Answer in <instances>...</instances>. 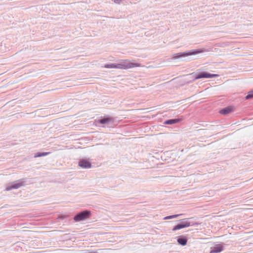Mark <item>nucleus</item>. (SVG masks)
Returning <instances> with one entry per match:
<instances>
[{
    "mask_svg": "<svg viewBox=\"0 0 253 253\" xmlns=\"http://www.w3.org/2000/svg\"><path fill=\"white\" fill-rule=\"evenodd\" d=\"M208 51H209V50H208L206 48H199V49H193V50L186 51L183 52H179V53L173 54L172 55L171 59L172 60H175V59H177L179 58L184 57L186 56L195 55L197 54L205 52H208Z\"/></svg>",
    "mask_w": 253,
    "mask_h": 253,
    "instance_id": "1",
    "label": "nucleus"
},
{
    "mask_svg": "<svg viewBox=\"0 0 253 253\" xmlns=\"http://www.w3.org/2000/svg\"><path fill=\"white\" fill-rule=\"evenodd\" d=\"M133 61L129 60H120L117 63V69L126 70L141 66L140 64Z\"/></svg>",
    "mask_w": 253,
    "mask_h": 253,
    "instance_id": "2",
    "label": "nucleus"
},
{
    "mask_svg": "<svg viewBox=\"0 0 253 253\" xmlns=\"http://www.w3.org/2000/svg\"><path fill=\"white\" fill-rule=\"evenodd\" d=\"M25 181L23 179H20L14 181L6 186L5 190L10 191L13 189H18L25 185Z\"/></svg>",
    "mask_w": 253,
    "mask_h": 253,
    "instance_id": "3",
    "label": "nucleus"
},
{
    "mask_svg": "<svg viewBox=\"0 0 253 253\" xmlns=\"http://www.w3.org/2000/svg\"><path fill=\"white\" fill-rule=\"evenodd\" d=\"M91 212L90 211L85 210L84 211L74 216V219L76 222H80L85 220L89 218Z\"/></svg>",
    "mask_w": 253,
    "mask_h": 253,
    "instance_id": "4",
    "label": "nucleus"
},
{
    "mask_svg": "<svg viewBox=\"0 0 253 253\" xmlns=\"http://www.w3.org/2000/svg\"><path fill=\"white\" fill-rule=\"evenodd\" d=\"M219 75L218 74H210L208 72H203L198 74L194 78V80H196L201 78H212L217 77Z\"/></svg>",
    "mask_w": 253,
    "mask_h": 253,
    "instance_id": "5",
    "label": "nucleus"
},
{
    "mask_svg": "<svg viewBox=\"0 0 253 253\" xmlns=\"http://www.w3.org/2000/svg\"><path fill=\"white\" fill-rule=\"evenodd\" d=\"M79 166L83 169H89L91 167V164L88 160L82 159L79 161Z\"/></svg>",
    "mask_w": 253,
    "mask_h": 253,
    "instance_id": "6",
    "label": "nucleus"
},
{
    "mask_svg": "<svg viewBox=\"0 0 253 253\" xmlns=\"http://www.w3.org/2000/svg\"><path fill=\"white\" fill-rule=\"evenodd\" d=\"M189 218H186V219H184L183 220H182L181 221V222H180V224L182 225H184L183 228H186V227H189L190 226H193V225H197L198 224L197 223H191L189 221Z\"/></svg>",
    "mask_w": 253,
    "mask_h": 253,
    "instance_id": "7",
    "label": "nucleus"
},
{
    "mask_svg": "<svg viewBox=\"0 0 253 253\" xmlns=\"http://www.w3.org/2000/svg\"><path fill=\"white\" fill-rule=\"evenodd\" d=\"M223 251V247L221 245H217L211 248L210 253H218Z\"/></svg>",
    "mask_w": 253,
    "mask_h": 253,
    "instance_id": "8",
    "label": "nucleus"
},
{
    "mask_svg": "<svg viewBox=\"0 0 253 253\" xmlns=\"http://www.w3.org/2000/svg\"><path fill=\"white\" fill-rule=\"evenodd\" d=\"M114 122V119L112 118H106L100 120L99 121V123L101 124H109Z\"/></svg>",
    "mask_w": 253,
    "mask_h": 253,
    "instance_id": "9",
    "label": "nucleus"
},
{
    "mask_svg": "<svg viewBox=\"0 0 253 253\" xmlns=\"http://www.w3.org/2000/svg\"><path fill=\"white\" fill-rule=\"evenodd\" d=\"M177 242L182 246H185L187 244V240L185 237L180 236L177 239Z\"/></svg>",
    "mask_w": 253,
    "mask_h": 253,
    "instance_id": "10",
    "label": "nucleus"
},
{
    "mask_svg": "<svg viewBox=\"0 0 253 253\" xmlns=\"http://www.w3.org/2000/svg\"><path fill=\"white\" fill-rule=\"evenodd\" d=\"M180 121L179 119H170L168 120L165 121V124L166 125H171L173 124H176L178 123Z\"/></svg>",
    "mask_w": 253,
    "mask_h": 253,
    "instance_id": "11",
    "label": "nucleus"
},
{
    "mask_svg": "<svg viewBox=\"0 0 253 253\" xmlns=\"http://www.w3.org/2000/svg\"><path fill=\"white\" fill-rule=\"evenodd\" d=\"M231 112V109L230 108L227 107L224 108L220 111V113L221 114L226 115Z\"/></svg>",
    "mask_w": 253,
    "mask_h": 253,
    "instance_id": "12",
    "label": "nucleus"
},
{
    "mask_svg": "<svg viewBox=\"0 0 253 253\" xmlns=\"http://www.w3.org/2000/svg\"><path fill=\"white\" fill-rule=\"evenodd\" d=\"M104 67L106 68H116L117 69V65L116 63H111L107 64L104 65Z\"/></svg>",
    "mask_w": 253,
    "mask_h": 253,
    "instance_id": "13",
    "label": "nucleus"
},
{
    "mask_svg": "<svg viewBox=\"0 0 253 253\" xmlns=\"http://www.w3.org/2000/svg\"><path fill=\"white\" fill-rule=\"evenodd\" d=\"M49 154H50V152L38 153L36 154H35V155L34 156V157L37 158V157L45 156L48 155Z\"/></svg>",
    "mask_w": 253,
    "mask_h": 253,
    "instance_id": "14",
    "label": "nucleus"
},
{
    "mask_svg": "<svg viewBox=\"0 0 253 253\" xmlns=\"http://www.w3.org/2000/svg\"><path fill=\"white\" fill-rule=\"evenodd\" d=\"M181 214H174V215H172L167 216L165 217L164 218V219L167 220V219H170L175 218L178 217Z\"/></svg>",
    "mask_w": 253,
    "mask_h": 253,
    "instance_id": "15",
    "label": "nucleus"
},
{
    "mask_svg": "<svg viewBox=\"0 0 253 253\" xmlns=\"http://www.w3.org/2000/svg\"><path fill=\"white\" fill-rule=\"evenodd\" d=\"M184 225H182L180 223L179 224H178L177 225H175L172 229V231H175L177 230H179L182 228H183V227Z\"/></svg>",
    "mask_w": 253,
    "mask_h": 253,
    "instance_id": "16",
    "label": "nucleus"
},
{
    "mask_svg": "<svg viewBox=\"0 0 253 253\" xmlns=\"http://www.w3.org/2000/svg\"><path fill=\"white\" fill-rule=\"evenodd\" d=\"M252 97H253V91H251L249 92L248 94L246 96V99H249Z\"/></svg>",
    "mask_w": 253,
    "mask_h": 253,
    "instance_id": "17",
    "label": "nucleus"
},
{
    "mask_svg": "<svg viewBox=\"0 0 253 253\" xmlns=\"http://www.w3.org/2000/svg\"><path fill=\"white\" fill-rule=\"evenodd\" d=\"M230 45V42H223L221 44V45H220L221 47H225V46H229Z\"/></svg>",
    "mask_w": 253,
    "mask_h": 253,
    "instance_id": "18",
    "label": "nucleus"
},
{
    "mask_svg": "<svg viewBox=\"0 0 253 253\" xmlns=\"http://www.w3.org/2000/svg\"><path fill=\"white\" fill-rule=\"evenodd\" d=\"M122 1V0H114V2L117 4H120Z\"/></svg>",
    "mask_w": 253,
    "mask_h": 253,
    "instance_id": "19",
    "label": "nucleus"
}]
</instances>
